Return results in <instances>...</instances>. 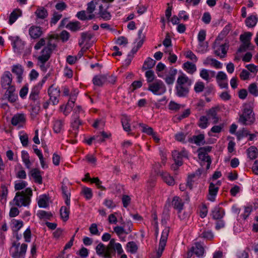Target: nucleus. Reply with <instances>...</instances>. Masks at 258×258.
Listing matches in <instances>:
<instances>
[{
  "label": "nucleus",
  "mask_w": 258,
  "mask_h": 258,
  "mask_svg": "<svg viewBox=\"0 0 258 258\" xmlns=\"http://www.w3.org/2000/svg\"><path fill=\"white\" fill-rule=\"evenodd\" d=\"M110 238L111 235L109 233H104L102 236V240L103 241L110 240L108 244L105 246L104 244L100 243L96 247L97 254L103 258H112L113 255H115L116 251L118 254H121L123 251L121 244L116 243L114 238Z\"/></svg>",
  "instance_id": "nucleus-1"
},
{
  "label": "nucleus",
  "mask_w": 258,
  "mask_h": 258,
  "mask_svg": "<svg viewBox=\"0 0 258 258\" xmlns=\"http://www.w3.org/2000/svg\"><path fill=\"white\" fill-rule=\"evenodd\" d=\"M58 38V36L55 35H50L48 38L47 45L41 50V54L38 57V62L41 64V68L44 67V63L48 60L52 51L55 49Z\"/></svg>",
  "instance_id": "nucleus-2"
},
{
  "label": "nucleus",
  "mask_w": 258,
  "mask_h": 258,
  "mask_svg": "<svg viewBox=\"0 0 258 258\" xmlns=\"http://www.w3.org/2000/svg\"><path fill=\"white\" fill-rule=\"evenodd\" d=\"M192 80L185 74L181 73L176 80L175 94L179 97H186L189 92Z\"/></svg>",
  "instance_id": "nucleus-3"
},
{
  "label": "nucleus",
  "mask_w": 258,
  "mask_h": 258,
  "mask_svg": "<svg viewBox=\"0 0 258 258\" xmlns=\"http://www.w3.org/2000/svg\"><path fill=\"white\" fill-rule=\"evenodd\" d=\"M32 190L30 187L26 188L25 190L18 191L13 200L14 204L18 207H28L32 196Z\"/></svg>",
  "instance_id": "nucleus-4"
},
{
  "label": "nucleus",
  "mask_w": 258,
  "mask_h": 258,
  "mask_svg": "<svg viewBox=\"0 0 258 258\" xmlns=\"http://www.w3.org/2000/svg\"><path fill=\"white\" fill-rule=\"evenodd\" d=\"M255 121L254 113L251 107L245 105L242 113L240 115L238 122L244 125H250Z\"/></svg>",
  "instance_id": "nucleus-5"
},
{
  "label": "nucleus",
  "mask_w": 258,
  "mask_h": 258,
  "mask_svg": "<svg viewBox=\"0 0 258 258\" xmlns=\"http://www.w3.org/2000/svg\"><path fill=\"white\" fill-rule=\"evenodd\" d=\"M169 232V227H166L162 231L158 249L156 252L152 253L150 254L149 258H159L161 256L165 246H166Z\"/></svg>",
  "instance_id": "nucleus-6"
},
{
  "label": "nucleus",
  "mask_w": 258,
  "mask_h": 258,
  "mask_svg": "<svg viewBox=\"0 0 258 258\" xmlns=\"http://www.w3.org/2000/svg\"><path fill=\"white\" fill-rule=\"evenodd\" d=\"M20 243L13 242L10 249L11 255L13 258H20L25 255L27 244L23 243L20 246Z\"/></svg>",
  "instance_id": "nucleus-7"
},
{
  "label": "nucleus",
  "mask_w": 258,
  "mask_h": 258,
  "mask_svg": "<svg viewBox=\"0 0 258 258\" xmlns=\"http://www.w3.org/2000/svg\"><path fill=\"white\" fill-rule=\"evenodd\" d=\"M148 90L154 95H160L166 92V88L162 81L156 80L154 82L148 84Z\"/></svg>",
  "instance_id": "nucleus-8"
},
{
  "label": "nucleus",
  "mask_w": 258,
  "mask_h": 258,
  "mask_svg": "<svg viewBox=\"0 0 258 258\" xmlns=\"http://www.w3.org/2000/svg\"><path fill=\"white\" fill-rule=\"evenodd\" d=\"M172 157L175 163L178 166H181L183 164L182 159L188 158V153L186 150L183 149L181 151L174 150L172 152Z\"/></svg>",
  "instance_id": "nucleus-9"
},
{
  "label": "nucleus",
  "mask_w": 258,
  "mask_h": 258,
  "mask_svg": "<svg viewBox=\"0 0 258 258\" xmlns=\"http://www.w3.org/2000/svg\"><path fill=\"white\" fill-rule=\"evenodd\" d=\"M109 5L107 3H103L99 6V11L98 15L99 17L104 21H108L111 18L110 13L108 11Z\"/></svg>",
  "instance_id": "nucleus-10"
},
{
  "label": "nucleus",
  "mask_w": 258,
  "mask_h": 258,
  "mask_svg": "<svg viewBox=\"0 0 258 258\" xmlns=\"http://www.w3.org/2000/svg\"><path fill=\"white\" fill-rule=\"evenodd\" d=\"M217 40H216L213 46V48L215 49V54L220 58L225 57L227 52L228 46L226 43L218 45L217 44Z\"/></svg>",
  "instance_id": "nucleus-11"
},
{
  "label": "nucleus",
  "mask_w": 258,
  "mask_h": 258,
  "mask_svg": "<svg viewBox=\"0 0 258 258\" xmlns=\"http://www.w3.org/2000/svg\"><path fill=\"white\" fill-rule=\"evenodd\" d=\"M12 75L9 71H6L1 77V85L4 89L11 86Z\"/></svg>",
  "instance_id": "nucleus-12"
},
{
  "label": "nucleus",
  "mask_w": 258,
  "mask_h": 258,
  "mask_svg": "<svg viewBox=\"0 0 258 258\" xmlns=\"http://www.w3.org/2000/svg\"><path fill=\"white\" fill-rule=\"evenodd\" d=\"M25 43L19 37L14 38L13 46L15 52L21 53L25 48Z\"/></svg>",
  "instance_id": "nucleus-13"
},
{
  "label": "nucleus",
  "mask_w": 258,
  "mask_h": 258,
  "mask_svg": "<svg viewBox=\"0 0 258 258\" xmlns=\"http://www.w3.org/2000/svg\"><path fill=\"white\" fill-rule=\"evenodd\" d=\"M177 73L176 69L171 67L170 68L168 74L164 78L165 83L168 85H173L175 79V76Z\"/></svg>",
  "instance_id": "nucleus-14"
},
{
  "label": "nucleus",
  "mask_w": 258,
  "mask_h": 258,
  "mask_svg": "<svg viewBox=\"0 0 258 258\" xmlns=\"http://www.w3.org/2000/svg\"><path fill=\"white\" fill-rule=\"evenodd\" d=\"M41 89V85L37 84L32 89L29 95V99L33 101H36L39 99V93Z\"/></svg>",
  "instance_id": "nucleus-15"
},
{
  "label": "nucleus",
  "mask_w": 258,
  "mask_h": 258,
  "mask_svg": "<svg viewBox=\"0 0 258 258\" xmlns=\"http://www.w3.org/2000/svg\"><path fill=\"white\" fill-rule=\"evenodd\" d=\"M224 215V210L219 206H216L212 211V218L215 220H220L222 219Z\"/></svg>",
  "instance_id": "nucleus-16"
},
{
  "label": "nucleus",
  "mask_w": 258,
  "mask_h": 258,
  "mask_svg": "<svg viewBox=\"0 0 258 258\" xmlns=\"http://www.w3.org/2000/svg\"><path fill=\"white\" fill-rule=\"evenodd\" d=\"M29 33L32 38H38L40 37L42 33L41 28L38 26H32L29 28Z\"/></svg>",
  "instance_id": "nucleus-17"
},
{
  "label": "nucleus",
  "mask_w": 258,
  "mask_h": 258,
  "mask_svg": "<svg viewBox=\"0 0 258 258\" xmlns=\"http://www.w3.org/2000/svg\"><path fill=\"white\" fill-rule=\"evenodd\" d=\"M30 174L33 178L34 181L38 184H42V177L41 172L37 168H33L31 170Z\"/></svg>",
  "instance_id": "nucleus-18"
},
{
  "label": "nucleus",
  "mask_w": 258,
  "mask_h": 258,
  "mask_svg": "<svg viewBox=\"0 0 258 258\" xmlns=\"http://www.w3.org/2000/svg\"><path fill=\"white\" fill-rule=\"evenodd\" d=\"M218 189V187H216L213 183H210L209 187V195L208 197L209 200L212 202L215 201V197L217 194Z\"/></svg>",
  "instance_id": "nucleus-19"
},
{
  "label": "nucleus",
  "mask_w": 258,
  "mask_h": 258,
  "mask_svg": "<svg viewBox=\"0 0 258 258\" xmlns=\"http://www.w3.org/2000/svg\"><path fill=\"white\" fill-rule=\"evenodd\" d=\"M172 206L175 209H176L178 213L180 212L183 209L184 203L181 199L179 197H174L171 202Z\"/></svg>",
  "instance_id": "nucleus-20"
},
{
  "label": "nucleus",
  "mask_w": 258,
  "mask_h": 258,
  "mask_svg": "<svg viewBox=\"0 0 258 258\" xmlns=\"http://www.w3.org/2000/svg\"><path fill=\"white\" fill-rule=\"evenodd\" d=\"M107 75H96L93 79L94 85L101 87L107 81Z\"/></svg>",
  "instance_id": "nucleus-21"
},
{
  "label": "nucleus",
  "mask_w": 258,
  "mask_h": 258,
  "mask_svg": "<svg viewBox=\"0 0 258 258\" xmlns=\"http://www.w3.org/2000/svg\"><path fill=\"white\" fill-rule=\"evenodd\" d=\"M203 63L205 65H211L216 69H221L222 67V64L220 61L211 57H207Z\"/></svg>",
  "instance_id": "nucleus-22"
},
{
  "label": "nucleus",
  "mask_w": 258,
  "mask_h": 258,
  "mask_svg": "<svg viewBox=\"0 0 258 258\" xmlns=\"http://www.w3.org/2000/svg\"><path fill=\"white\" fill-rule=\"evenodd\" d=\"M191 248L192 249V251L194 252V254L198 257L202 256L204 253L203 246L200 243H196L195 245Z\"/></svg>",
  "instance_id": "nucleus-23"
},
{
  "label": "nucleus",
  "mask_w": 258,
  "mask_h": 258,
  "mask_svg": "<svg viewBox=\"0 0 258 258\" xmlns=\"http://www.w3.org/2000/svg\"><path fill=\"white\" fill-rule=\"evenodd\" d=\"M22 15V11L19 9H15L10 15L9 23L12 25Z\"/></svg>",
  "instance_id": "nucleus-24"
},
{
  "label": "nucleus",
  "mask_w": 258,
  "mask_h": 258,
  "mask_svg": "<svg viewBox=\"0 0 258 258\" xmlns=\"http://www.w3.org/2000/svg\"><path fill=\"white\" fill-rule=\"evenodd\" d=\"M189 142L194 143L197 145L200 146L205 143V136L204 134H200L198 136H194L189 139Z\"/></svg>",
  "instance_id": "nucleus-25"
},
{
  "label": "nucleus",
  "mask_w": 258,
  "mask_h": 258,
  "mask_svg": "<svg viewBox=\"0 0 258 258\" xmlns=\"http://www.w3.org/2000/svg\"><path fill=\"white\" fill-rule=\"evenodd\" d=\"M26 120V117L24 114H17L14 115L11 120L12 124L17 125L20 123H23Z\"/></svg>",
  "instance_id": "nucleus-26"
},
{
  "label": "nucleus",
  "mask_w": 258,
  "mask_h": 258,
  "mask_svg": "<svg viewBox=\"0 0 258 258\" xmlns=\"http://www.w3.org/2000/svg\"><path fill=\"white\" fill-rule=\"evenodd\" d=\"M12 71L17 76L18 82L20 83L22 80V75L23 73L22 66L19 64L15 65L13 66Z\"/></svg>",
  "instance_id": "nucleus-27"
},
{
  "label": "nucleus",
  "mask_w": 258,
  "mask_h": 258,
  "mask_svg": "<svg viewBox=\"0 0 258 258\" xmlns=\"http://www.w3.org/2000/svg\"><path fill=\"white\" fill-rule=\"evenodd\" d=\"M163 181L166 182L169 185H173L175 183L174 179L173 177L166 172H162L160 173Z\"/></svg>",
  "instance_id": "nucleus-28"
},
{
  "label": "nucleus",
  "mask_w": 258,
  "mask_h": 258,
  "mask_svg": "<svg viewBox=\"0 0 258 258\" xmlns=\"http://www.w3.org/2000/svg\"><path fill=\"white\" fill-rule=\"evenodd\" d=\"M64 120L62 119H56L53 121V130L54 133L58 134L60 133L63 129Z\"/></svg>",
  "instance_id": "nucleus-29"
},
{
  "label": "nucleus",
  "mask_w": 258,
  "mask_h": 258,
  "mask_svg": "<svg viewBox=\"0 0 258 258\" xmlns=\"http://www.w3.org/2000/svg\"><path fill=\"white\" fill-rule=\"evenodd\" d=\"M217 108H212L207 111V115L210 119H213V123L216 124L218 121V117L217 116Z\"/></svg>",
  "instance_id": "nucleus-30"
},
{
  "label": "nucleus",
  "mask_w": 258,
  "mask_h": 258,
  "mask_svg": "<svg viewBox=\"0 0 258 258\" xmlns=\"http://www.w3.org/2000/svg\"><path fill=\"white\" fill-rule=\"evenodd\" d=\"M59 212L61 219L64 222L68 221L70 215L69 207L62 206L60 209Z\"/></svg>",
  "instance_id": "nucleus-31"
},
{
  "label": "nucleus",
  "mask_w": 258,
  "mask_h": 258,
  "mask_svg": "<svg viewBox=\"0 0 258 258\" xmlns=\"http://www.w3.org/2000/svg\"><path fill=\"white\" fill-rule=\"evenodd\" d=\"M199 158L203 161L207 162V169H209L211 163V159L209 156L205 153L198 150Z\"/></svg>",
  "instance_id": "nucleus-32"
},
{
  "label": "nucleus",
  "mask_w": 258,
  "mask_h": 258,
  "mask_svg": "<svg viewBox=\"0 0 258 258\" xmlns=\"http://www.w3.org/2000/svg\"><path fill=\"white\" fill-rule=\"evenodd\" d=\"M248 157L251 160L255 159L258 155V150L254 146H251L247 150Z\"/></svg>",
  "instance_id": "nucleus-33"
},
{
  "label": "nucleus",
  "mask_w": 258,
  "mask_h": 258,
  "mask_svg": "<svg viewBox=\"0 0 258 258\" xmlns=\"http://www.w3.org/2000/svg\"><path fill=\"white\" fill-rule=\"evenodd\" d=\"M35 13L37 18L41 19H44L48 16V12L43 7L38 8Z\"/></svg>",
  "instance_id": "nucleus-34"
},
{
  "label": "nucleus",
  "mask_w": 258,
  "mask_h": 258,
  "mask_svg": "<svg viewBox=\"0 0 258 258\" xmlns=\"http://www.w3.org/2000/svg\"><path fill=\"white\" fill-rule=\"evenodd\" d=\"M252 36L251 32H246L240 36V40L241 41L242 43L245 45H249L250 44V41Z\"/></svg>",
  "instance_id": "nucleus-35"
},
{
  "label": "nucleus",
  "mask_w": 258,
  "mask_h": 258,
  "mask_svg": "<svg viewBox=\"0 0 258 258\" xmlns=\"http://www.w3.org/2000/svg\"><path fill=\"white\" fill-rule=\"evenodd\" d=\"M257 22V18L253 15L247 17L245 20V24L248 27H253Z\"/></svg>",
  "instance_id": "nucleus-36"
},
{
  "label": "nucleus",
  "mask_w": 258,
  "mask_h": 258,
  "mask_svg": "<svg viewBox=\"0 0 258 258\" xmlns=\"http://www.w3.org/2000/svg\"><path fill=\"white\" fill-rule=\"evenodd\" d=\"M37 216L41 219L50 220L52 217V214L51 212H46L43 210H40L37 213Z\"/></svg>",
  "instance_id": "nucleus-37"
},
{
  "label": "nucleus",
  "mask_w": 258,
  "mask_h": 258,
  "mask_svg": "<svg viewBox=\"0 0 258 258\" xmlns=\"http://www.w3.org/2000/svg\"><path fill=\"white\" fill-rule=\"evenodd\" d=\"M21 156L23 162L24 163L26 167L29 169L31 167V162L29 159V156L27 152L22 151L21 152Z\"/></svg>",
  "instance_id": "nucleus-38"
},
{
  "label": "nucleus",
  "mask_w": 258,
  "mask_h": 258,
  "mask_svg": "<svg viewBox=\"0 0 258 258\" xmlns=\"http://www.w3.org/2000/svg\"><path fill=\"white\" fill-rule=\"evenodd\" d=\"M201 174L200 170L199 169L197 171L196 173H193L189 175L187 178L186 186L188 187L190 189L192 188V179L196 177V175L200 176Z\"/></svg>",
  "instance_id": "nucleus-39"
},
{
  "label": "nucleus",
  "mask_w": 258,
  "mask_h": 258,
  "mask_svg": "<svg viewBox=\"0 0 258 258\" xmlns=\"http://www.w3.org/2000/svg\"><path fill=\"white\" fill-rule=\"evenodd\" d=\"M94 35L91 33L90 32H83L81 33V41L79 42V45L81 46L84 43L86 40L89 41L90 40Z\"/></svg>",
  "instance_id": "nucleus-40"
},
{
  "label": "nucleus",
  "mask_w": 258,
  "mask_h": 258,
  "mask_svg": "<svg viewBox=\"0 0 258 258\" xmlns=\"http://www.w3.org/2000/svg\"><path fill=\"white\" fill-rule=\"evenodd\" d=\"M130 119L126 115H123L121 118V123L123 130L126 132L131 131V126L130 124Z\"/></svg>",
  "instance_id": "nucleus-41"
},
{
  "label": "nucleus",
  "mask_w": 258,
  "mask_h": 258,
  "mask_svg": "<svg viewBox=\"0 0 258 258\" xmlns=\"http://www.w3.org/2000/svg\"><path fill=\"white\" fill-rule=\"evenodd\" d=\"M146 134L151 136L156 143H158L160 138L156 132H154L153 128L150 126H146Z\"/></svg>",
  "instance_id": "nucleus-42"
},
{
  "label": "nucleus",
  "mask_w": 258,
  "mask_h": 258,
  "mask_svg": "<svg viewBox=\"0 0 258 258\" xmlns=\"http://www.w3.org/2000/svg\"><path fill=\"white\" fill-rule=\"evenodd\" d=\"M184 68L190 74H193L196 71V66L195 64L187 61L183 64Z\"/></svg>",
  "instance_id": "nucleus-43"
},
{
  "label": "nucleus",
  "mask_w": 258,
  "mask_h": 258,
  "mask_svg": "<svg viewBox=\"0 0 258 258\" xmlns=\"http://www.w3.org/2000/svg\"><path fill=\"white\" fill-rule=\"evenodd\" d=\"M23 222L21 220L13 219L12 221V226L13 230L18 232L23 226Z\"/></svg>",
  "instance_id": "nucleus-44"
},
{
  "label": "nucleus",
  "mask_w": 258,
  "mask_h": 258,
  "mask_svg": "<svg viewBox=\"0 0 258 258\" xmlns=\"http://www.w3.org/2000/svg\"><path fill=\"white\" fill-rule=\"evenodd\" d=\"M126 248L128 251L132 253H135L138 250V246L134 241H130L127 243Z\"/></svg>",
  "instance_id": "nucleus-45"
},
{
  "label": "nucleus",
  "mask_w": 258,
  "mask_h": 258,
  "mask_svg": "<svg viewBox=\"0 0 258 258\" xmlns=\"http://www.w3.org/2000/svg\"><path fill=\"white\" fill-rule=\"evenodd\" d=\"M156 79L155 73L152 70H148L146 71V80L148 84L154 82Z\"/></svg>",
  "instance_id": "nucleus-46"
},
{
  "label": "nucleus",
  "mask_w": 258,
  "mask_h": 258,
  "mask_svg": "<svg viewBox=\"0 0 258 258\" xmlns=\"http://www.w3.org/2000/svg\"><path fill=\"white\" fill-rule=\"evenodd\" d=\"M38 205L40 208H46L48 206V199L46 195H42L38 201Z\"/></svg>",
  "instance_id": "nucleus-47"
},
{
  "label": "nucleus",
  "mask_w": 258,
  "mask_h": 258,
  "mask_svg": "<svg viewBox=\"0 0 258 258\" xmlns=\"http://www.w3.org/2000/svg\"><path fill=\"white\" fill-rule=\"evenodd\" d=\"M248 135L249 131L245 128H242L236 133L237 139L239 141L244 137H247Z\"/></svg>",
  "instance_id": "nucleus-48"
},
{
  "label": "nucleus",
  "mask_w": 258,
  "mask_h": 258,
  "mask_svg": "<svg viewBox=\"0 0 258 258\" xmlns=\"http://www.w3.org/2000/svg\"><path fill=\"white\" fill-rule=\"evenodd\" d=\"M67 27L72 31L75 32L80 29V23L78 21L69 23Z\"/></svg>",
  "instance_id": "nucleus-49"
},
{
  "label": "nucleus",
  "mask_w": 258,
  "mask_h": 258,
  "mask_svg": "<svg viewBox=\"0 0 258 258\" xmlns=\"http://www.w3.org/2000/svg\"><path fill=\"white\" fill-rule=\"evenodd\" d=\"M114 231L116 233V234L118 236L121 235L123 233L128 234L131 232L130 229H125L123 227L121 226H116L114 228Z\"/></svg>",
  "instance_id": "nucleus-50"
},
{
  "label": "nucleus",
  "mask_w": 258,
  "mask_h": 258,
  "mask_svg": "<svg viewBox=\"0 0 258 258\" xmlns=\"http://www.w3.org/2000/svg\"><path fill=\"white\" fill-rule=\"evenodd\" d=\"M48 93L49 96L60 95V90L55 87L53 85H51L48 90Z\"/></svg>",
  "instance_id": "nucleus-51"
},
{
  "label": "nucleus",
  "mask_w": 258,
  "mask_h": 258,
  "mask_svg": "<svg viewBox=\"0 0 258 258\" xmlns=\"http://www.w3.org/2000/svg\"><path fill=\"white\" fill-rule=\"evenodd\" d=\"M249 92L254 96H258V86L255 83H252L249 85L248 88Z\"/></svg>",
  "instance_id": "nucleus-52"
},
{
  "label": "nucleus",
  "mask_w": 258,
  "mask_h": 258,
  "mask_svg": "<svg viewBox=\"0 0 258 258\" xmlns=\"http://www.w3.org/2000/svg\"><path fill=\"white\" fill-rule=\"evenodd\" d=\"M183 107H184V105L178 104L173 101H171L169 104V109L170 110H173V111H178L181 108H183Z\"/></svg>",
  "instance_id": "nucleus-53"
},
{
  "label": "nucleus",
  "mask_w": 258,
  "mask_h": 258,
  "mask_svg": "<svg viewBox=\"0 0 258 258\" xmlns=\"http://www.w3.org/2000/svg\"><path fill=\"white\" fill-rule=\"evenodd\" d=\"M208 119L205 116L200 117L198 123L199 126L202 128H206L208 126Z\"/></svg>",
  "instance_id": "nucleus-54"
},
{
  "label": "nucleus",
  "mask_w": 258,
  "mask_h": 258,
  "mask_svg": "<svg viewBox=\"0 0 258 258\" xmlns=\"http://www.w3.org/2000/svg\"><path fill=\"white\" fill-rule=\"evenodd\" d=\"M27 185V183L25 181H20L19 182H16L15 183V190L16 191H19L23 189H24Z\"/></svg>",
  "instance_id": "nucleus-55"
},
{
  "label": "nucleus",
  "mask_w": 258,
  "mask_h": 258,
  "mask_svg": "<svg viewBox=\"0 0 258 258\" xmlns=\"http://www.w3.org/2000/svg\"><path fill=\"white\" fill-rule=\"evenodd\" d=\"M73 122H72V127L76 130L78 129L79 125L81 124V122L79 119V116L78 115H74L72 116Z\"/></svg>",
  "instance_id": "nucleus-56"
},
{
  "label": "nucleus",
  "mask_w": 258,
  "mask_h": 258,
  "mask_svg": "<svg viewBox=\"0 0 258 258\" xmlns=\"http://www.w3.org/2000/svg\"><path fill=\"white\" fill-rule=\"evenodd\" d=\"M165 65L161 62H159L157 64L156 68V71L159 77L163 78V75H162L160 72L163 71L165 69Z\"/></svg>",
  "instance_id": "nucleus-57"
},
{
  "label": "nucleus",
  "mask_w": 258,
  "mask_h": 258,
  "mask_svg": "<svg viewBox=\"0 0 258 258\" xmlns=\"http://www.w3.org/2000/svg\"><path fill=\"white\" fill-rule=\"evenodd\" d=\"M204 88V83L201 81H198L195 85L194 90L196 93H200L203 91Z\"/></svg>",
  "instance_id": "nucleus-58"
},
{
  "label": "nucleus",
  "mask_w": 258,
  "mask_h": 258,
  "mask_svg": "<svg viewBox=\"0 0 258 258\" xmlns=\"http://www.w3.org/2000/svg\"><path fill=\"white\" fill-rule=\"evenodd\" d=\"M85 197L87 200H90L93 196L92 189L89 187H84L82 191Z\"/></svg>",
  "instance_id": "nucleus-59"
},
{
  "label": "nucleus",
  "mask_w": 258,
  "mask_h": 258,
  "mask_svg": "<svg viewBox=\"0 0 258 258\" xmlns=\"http://www.w3.org/2000/svg\"><path fill=\"white\" fill-rule=\"evenodd\" d=\"M143 83L141 81H135L133 82L131 86L130 87V89L131 91L133 92L135 90L141 87Z\"/></svg>",
  "instance_id": "nucleus-60"
},
{
  "label": "nucleus",
  "mask_w": 258,
  "mask_h": 258,
  "mask_svg": "<svg viewBox=\"0 0 258 258\" xmlns=\"http://www.w3.org/2000/svg\"><path fill=\"white\" fill-rule=\"evenodd\" d=\"M200 236L202 238L211 240L213 238L214 235L211 231H204L201 234Z\"/></svg>",
  "instance_id": "nucleus-61"
},
{
  "label": "nucleus",
  "mask_w": 258,
  "mask_h": 258,
  "mask_svg": "<svg viewBox=\"0 0 258 258\" xmlns=\"http://www.w3.org/2000/svg\"><path fill=\"white\" fill-rule=\"evenodd\" d=\"M90 232L92 235H99L100 233L97 228V225L95 223H93L91 225L89 228Z\"/></svg>",
  "instance_id": "nucleus-62"
},
{
  "label": "nucleus",
  "mask_w": 258,
  "mask_h": 258,
  "mask_svg": "<svg viewBox=\"0 0 258 258\" xmlns=\"http://www.w3.org/2000/svg\"><path fill=\"white\" fill-rule=\"evenodd\" d=\"M216 78L217 82H219V81H227V80L226 74L222 71L218 73Z\"/></svg>",
  "instance_id": "nucleus-63"
},
{
  "label": "nucleus",
  "mask_w": 258,
  "mask_h": 258,
  "mask_svg": "<svg viewBox=\"0 0 258 258\" xmlns=\"http://www.w3.org/2000/svg\"><path fill=\"white\" fill-rule=\"evenodd\" d=\"M200 77L205 80L209 82L210 80L209 73L207 70L202 69L200 72Z\"/></svg>",
  "instance_id": "nucleus-64"
}]
</instances>
